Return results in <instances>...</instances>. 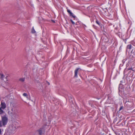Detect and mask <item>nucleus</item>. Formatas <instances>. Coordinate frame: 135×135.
<instances>
[{"instance_id": "1", "label": "nucleus", "mask_w": 135, "mask_h": 135, "mask_svg": "<svg viewBox=\"0 0 135 135\" xmlns=\"http://www.w3.org/2000/svg\"><path fill=\"white\" fill-rule=\"evenodd\" d=\"M17 110L14 108H12L11 111H8V114L12 118H16L18 116Z\"/></svg>"}, {"instance_id": "2", "label": "nucleus", "mask_w": 135, "mask_h": 135, "mask_svg": "<svg viewBox=\"0 0 135 135\" xmlns=\"http://www.w3.org/2000/svg\"><path fill=\"white\" fill-rule=\"evenodd\" d=\"M8 120V118L6 115L2 117V120H0V127H2L3 126H4L6 125Z\"/></svg>"}, {"instance_id": "3", "label": "nucleus", "mask_w": 135, "mask_h": 135, "mask_svg": "<svg viewBox=\"0 0 135 135\" xmlns=\"http://www.w3.org/2000/svg\"><path fill=\"white\" fill-rule=\"evenodd\" d=\"M9 131L10 134H14L16 131V127L13 125H11L9 127Z\"/></svg>"}, {"instance_id": "4", "label": "nucleus", "mask_w": 135, "mask_h": 135, "mask_svg": "<svg viewBox=\"0 0 135 135\" xmlns=\"http://www.w3.org/2000/svg\"><path fill=\"white\" fill-rule=\"evenodd\" d=\"M1 107L0 108H2L3 109H5L6 107V103L4 102H1Z\"/></svg>"}, {"instance_id": "5", "label": "nucleus", "mask_w": 135, "mask_h": 135, "mask_svg": "<svg viewBox=\"0 0 135 135\" xmlns=\"http://www.w3.org/2000/svg\"><path fill=\"white\" fill-rule=\"evenodd\" d=\"M39 135H41L44 132V129H40L37 131Z\"/></svg>"}, {"instance_id": "6", "label": "nucleus", "mask_w": 135, "mask_h": 135, "mask_svg": "<svg viewBox=\"0 0 135 135\" xmlns=\"http://www.w3.org/2000/svg\"><path fill=\"white\" fill-rule=\"evenodd\" d=\"M67 12L69 13L70 16H72L74 18H75V16L73 15V13L71 12L70 10L68 9Z\"/></svg>"}, {"instance_id": "7", "label": "nucleus", "mask_w": 135, "mask_h": 135, "mask_svg": "<svg viewBox=\"0 0 135 135\" xmlns=\"http://www.w3.org/2000/svg\"><path fill=\"white\" fill-rule=\"evenodd\" d=\"M67 12L69 13L70 16H72L74 18H75V16L73 15V13L71 12L70 10L68 9Z\"/></svg>"}, {"instance_id": "8", "label": "nucleus", "mask_w": 135, "mask_h": 135, "mask_svg": "<svg viewBox=\"0 0 135 135\" xmlns=\"http://www.w3.org/2000/svg\"><path fill=\"white\" fill-rule=\"evenodd\" d=\"M80 69L79 68H77L75 71V77H77L78 75V71Z\"/></svg>"}, {"instance_id": "9", "label": "nucleus", "mask_w": 135, "mask_h": 135, "mask_svg": "<svg viewBox=\"0 0 135 135\" xmlns=\"http://www.w3.org/2000/svg\"><path fill=\"white\" fill-rule=\"evenodd\" d=\"M0 79L2 80H3V79L4 78L5 76L3 74L0 73Z\"/></svg>"}, {"instance_id": "10", "label": "nucleus", "mask_w": 135, "mask_h": 135, "mask_svg": "<svg viewBox=\"0 0 135 135\" xmlns=\"http://www.w3.org/2000/svg\"><path fill=\"white\" fill-rule=\"evenodd\" d=\"M19 81L21 82H23L25 80V78H21L19 79Z\"/></svg>"}, {"instance_id": "11", "label": "nucleus", "mask_w": 135, "mask_h": 135, "mask_svg": "<svg viewBox=\"0 0 135 135\" xmlns=\"http://www.w3.org/2000/svg\"><path fill=\"white\" fill-rule=\"evenodd\" d=\"M103 41L106 42H108V40L107 38L106 37L105 38H104L103 39Z\"/></svg>"}, {"instance_id": "12", "label": "nucleus", "mask_w": 135, "mask_h": 135, "mask_svg": "<svg viewBox=\"0 0 135 135\" xmlns=\"http://www.w3.org/2000/svg\"><path fill=\"white\" fill-rule=\"evenodd\" d=\"M3 109H2V108H0V114H2L4 113V111H3Z\"/></svg>"}, {"instance_id": "13", "label": "nucleus", "mask_w": 135, "mask_h": 135, "mask_svg": "<svg viewBox=\"0 0 135 135\" xmlns=\"http://www.w3.org/2000/svg\"><path fill=\"white\" fill-rule=\"evenodd\" d=\"M131 45H129L127 46V48L128 49H131Z\"/></svg>"}, {"instance_id": "14", "label": "nucleus", "mask_w": 135, "mask_h": 135, "mask_svg": "<svg viewBox=\"0 0 135 135\" xmlns=\"http://www.w3.org/2000/svg\"><path fill=\"white\" fill-rule=\"evenodd\" d=\"M31 32L32 33H34L36 32V31H35V30L34 29L33 27V28Z\"/></svg>"}, {"instance_id": "15", "label": "nucleus", "mask_w": 135, "mask_h": 135, "mask_svg": "<svg viewBox=\"0 0 135 135\" xmlns=\"http://www.w3.org/2000/svg\"><path fill=\"white\" fill-rule=\"evenodd\" d=\"M23 95L24 96L27 97V93H24L23 94Z\"/></svg>"}, {"instance_id": "16", "label": "nucleus", "mask_w": 135, "mask_h": 135, "mask_svg": "<svg viewBox=\"0 0 135 135\" xmlns=\"http://www.w3.org/2000/svg\"><path fill=\"white\" fill-rule=\"evenodd\" d=\"M3 129H0V135L2 134V132L3 131Z\"/></svg>"}, {"instance_id": "17", "label": "nucleus", "mask_w": 135, "mask_h": 135, "mask_svg": "<svg viewBox=\"0 0 135 135\" xmlns=\"http://www.w3.org/2000/svg\"><path fill=\"white\" fill-rule=\"evenodd\" d=\"M71 21V23L73 24H75V23L73 21V20H70Z\"/></svg>"}, {"instance_id": "18", "label": "nucleus", "mask_w": 135, "mask_h": 135, "mask_svg": "<svg viewBox=\"0 0 135 135\" xmlns=\"http://www.w3.org/2000/svg\"><path fill=\"white\" fill-rule=\"evenodd\" d=\"M96 23L98 24V25H99V22L98 21H96Z\"/></svg>"}, {"instance_id": "19", "label": "nucleus", "mask_w": 135, "mask_h": 135, "mask_svg": "<svg viewBox=\"0 0 135 135\" xmlns=\"http://www.w3.org/2000/svg\"><path fill=\"white\" fill-rule=\"evenodd\" d=\"M123 108V107H120V109H119V110H122V109Z\"/></svg>"}, {"instance_id": "20", "label": "nucleus", "mask_w": 135, "mask_h": 135, "mask_svg": "<svg viewBox=\"0 0 135 135\" xmlns=\"http://www.w3.org/2000/svg\"><path fill=\"white\" fill-rule=\"evenodd\" d=\"M51 21L52 22H53V23H54L55 22V21H54V20H52Z\"/></svg>"}, {"instance_id": "21", "label": "nucleus", "mask_w": 135, "mask_h": 135, "mask_svg": "<svg viewBox=\"0 0 135 135\" xmlns=\"http://www.w3.org/2000/svg\"><path fill=\"white\" fill-rule=\"evenodd\" d=\"M47 83H48V85H50V83L49 82H48Z\"/></svg>"}, {"instance_id": "22", "label": "nucleus", "mask_w": 135, "mask_h": 135, "mask_svg": "<svg viewBox=\"0 0 135 135\" xmlns=\"http://www.w3.org/2000/svg\"><path fill=\"white\" fill-rule=\"evenodd\" d=\"M132 69V68H130L129 69V70H131Z\"/></svg>"}]
</instances>
